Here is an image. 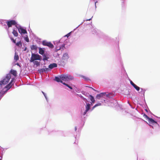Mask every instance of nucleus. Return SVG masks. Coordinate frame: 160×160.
<instances>
[{
  "mask_svg": "<svg viewBox=\"0 0 160 160\" xmlns=\"http://www.w3.org/2000/svg\"><path fill=\"white\" fill-rule=\"evenodd\" d=\"M115 96V94L113 93H110L108 94H106V97L109 98H112Z\"/></svg>",
  "mask_w": 160,
  "mask_h": 160,
  "instance_id": "aec40b11",
  "label": "nucleus"
},
{
  "mask_svg": "<svg viewBox=\"0 0 160 160\" xmlns=\"http://www.w3.org/2000/svg\"><path fill=\"white\" fill-rule=\"evenodd\" d=\"M90 107L91 104L89 103H87L85 106V110L82 114L83 116H84L89 111L91 112L92 109H91Z\"/></svg>",
  "mask_w": 160,
  "mask_h": 160,
  "instance_id": "0eeeda50",
  "label": "nucleus"
},
{
  "mask_svg": "<svg viewBox=\"0 0 160 160\" xmlns=\"http://www.w3.org/2000/svg\"><path fill=\"white\" fill-rule=\"evenodd\" d=\"M16 44L17 46L19 47L22 46V44L21 41H19L16 43Z\"/></svg>",
  "mask_w": 160,
  "mask_h": 160,
  "instance_id": "c756f323",
  "label": "nucleus"
},
{
  "mask_svg": "<svg viewBox=\"0 0 160 160\" xmlns=\"http://www.w3.org/2000/svg\"><path fill=\"white\" fill-rule=\"evenodd\" d=\"M15 80L14 78H12L10 82L8 84L6 85L5 87V88H7V90L6 91H1L0 92V97L1 98L3 97L4 95L7 92L9 89L12 87V86L14 84L15 82Z\"/></svg>",
  "mask_w": 160,
  "mask_h": 160,
  "instance_id": "f257e3e1",
  "label": "nucleus"
},
{
  "mask_svg": "<svg viewBox=\"0 0 160 160\" xmlns=\"http://www.w3.org/2000/svg\"><path fill=\"white\" fill-rule=\"evenodd\" d=\"M143 116L147 120L149 118L147 115L145 114H144Z\"/></svg>",
  "mask_w": 160,
  "mask_h": 160,
  "instance_id": "58836bf2",
  "label": "nucleus"
},
{
  "mask_svg": "<svg viewBox=\"0 0 160 160\" xmlns=\"http://www.w3.org/2000/svg\"><path fill=\"white\" fill-rule=\"evenodd\" d=\"M79 76L80 77L83 78L85 81H88L90 80V79L89 78L86 77L85 76L81 75H79Z\"/></svg>",
  "mask_w": 160,
  "mask_h": 160,
  "instance_id": "412c9836",
  "label": "nucleus"
},
{
  "mask_svg": "<svg viewBox=\"0 0 160 160\" xmlns=\"http://www.w3.org/2000/svg\"><path fill=\"white\" fill-rule=\"evenodd\" d=\"M33 63L34 65H36L37 66H38L40 64V62H38V61H34L33 62Z\"/></svg>",
  "mask_w": 160,
  "mask_h": 160,
  "instance_id": "c85d7f7f",
  "label": "nucleus"
},
{
  "mask_svg": "<svg viewBox=\"0 0 160 160\" xmlns=\"http://www.w3.org/2000/svg\"><path fill=\"white\" fill-rule=\"evenodd\" d=\"M57 67V64L56 63H52L50 64L48 66V68L50 69H52L54 68Z\"/></svg>",
  "mask_w": 160,
  "mask_h": 160,
  "instance_id": "f3484780",
  "label": "nucleus"
},
{
  "mask_svg": "<svg viewBox=\"0 0 160 160\" xmlns=\"http://www.w3.org/2000/svg\"><path fill=\"white\" fill-rule=\"evenodd\" d=\"M91 19H92V18H91L89 19H87L86 20L87 21H90V20H91Z\"/></svg>",
  "mask_w": 160,
  "mask_h": 160,
  "instance_id": "09e8293b",
  "label": "nucleus"
},
{
  "mask_svg": "<svg viewBox=\"0 0 160 160\" xmlns=\"http://www.w3.org/2000/svg\"><path fill=\"white\" fill-rule=\"evenodd\" d=\"M27 50V48L26 47H25L24 49V51H26V50Z\"/></svg>",
  "mask_w": 160,
  "mask_h": 160,
  "instance_id": "c03bdc74",
  "label": "nucleus"
},
{
  "mask_svg": "<svg viewBox=\"0 0 160 160\" xmlns=\"http://www.w3.org/2000/svg\"><path fill=\"white\" fill-rule=\"evenodd\" d=\"M93 103H92V102H91V103L90 104H91V106H92L93 104Z\"/></svg>",
  "mask_w": 160,
  "mask_h": 160,
  "instance_id": "de8ad7c7",
  "label": "nucleus"
},
{
  "mask_svg": "<svg viewBox=\"0 0 160 160\" xmlns=\"http://www.w3.org/2000/svg\"><path fill=\"white\" fill-rule=\"evenodd\" d=\"M66 86L67 87H68L69 88L71 89H72V87H71V86H70V85H69L68 84H66Z\"/></svg>",
  "mask_w": 160,
  "mask_h": 160,
  "instance_id": "ea45409f",
  "label": "nucleus"
},
{
  "mask_svg": "<svg viewBox=\"0 0 160 160\" xmlns=\"http://www.w3.org/2000/svg\"><path fill=\"white\" fill-rule=\"evenodd\" d=\"M39 49V53L41 55H42L45 53V49L44 48H41L38 47Z\"/></svg>",
  "mask_w": 160,
  "mask_h": 160,
  "instance_id": "4468645a",
  "label": "nucleus"
},
{
  "mask_svg": "<svg viewBox=\"0 0 160 160\" xmlns=\"http://www.w3.org/2000/svg\"><path fill=\"white\" fill-rule=\"evenodd\" d=\"M11 76L10 73L7 74L6 77L4 78L2 80L0 81V85L1 87L2 85H4L7 84L11 78Z\"/></svg>",
  "mask_w": 160,
  "mask_h": 160,
  "instance_id": "f03ea898",
  "label": "nucleus"
},
{
  "mask_svg": "<svg viewBox=\"0 0 160 160\" xmlns=\"http://www.w3.org/2000/svg\"><path fill=\"white\" fill-rule=\"evenodd\" d=\"M141 90H142V93L141 94H143V96H144V94L145 93V92L146 91V89H145L141 88Z\"/></svg>",
  "mask_w": 160,
  "mask_h": 160,
  "instance_id": "7c9ffc66",
  "label": "nucleus"
},
{
  "mask_svg": "<svg viewBox=\"0 0 160 160\" xmlns=\"http://www.w3.org/2000/svg\"><path fill=\"white\" fill-rule=\"evenodd\" d=\"M42 92L43 93V95H44V97H45L46 100H47V102H48V98L47 97L46 94L45 92H43V91H42Z\"/></svg>",
  "mask_w": 160,
  "mask_h": 160,
  "instance_id": "473e14b6",
  "label": "nucleus"
},
{
  "mask_svg": "<svg viewBox=\"0 0 160 160\" xmlns=\"http://www.w3.org/2000/svg\"><path fill=\"white\" fill-rule=\"evenodd\" d=\"M42 59V57L38 54L32 53L30 62H31L36 60L41 61Z\"/></svg>",
  "mask_w": 160,
  "mask_h": 160,
  "instance_id": "7ed1b4c3",
  "label": "nucleus"
},
{
  "mask_svg": "<svg viewBox=\"0 0 160 160\" xmlns=\"http://www.w3.org/2000/svg\"><path fill=\"white\" fill-rule=\"evenodd\" d=\"M2 155L0 156V160H2Z\"/></svg>",
  "mask_w": 160,
  "mask_h": 160,
  "instance_id": "37998d69",
  "label": "nucleus"
},
{
  "mask_svg": "<svg viewBox=\"0 0 160 160\" xmlns=\"http://www.w3.org/2000/svg\"><path fill=\"white\" fill-rule=\"evenodd\" d=\"M9 73H10L11 75L12 74L14 76H16L17 75V72L16 70L12 69Z\"/></svg>",
  "mask_w": 160,
  "mask_h": 160,
  "instance_id": "4be33fe9",
  "label": "nucleus"
},
{
  "mask_svg": "<svg viewBox=\"0 0 160 160\" xmlns=\"http://www.w3.org/2000/svg\"><path fill=\"white\" fill-rule=\"evenodd\" d=\"M133 88L137 91H139L140 89H141V88L138 86H137L136 85H135L134 87Z\"/></svg>",
  "mask_w": 160,
  "mask_h": 160,
  "instance_id": "cd10ccee",
  "label": "nucleus"
},
{
  "mask_svg": "<svg viewBox=\"0 0 160 160\" xmlns=\"http://www.w3.org/2000/svg\"><path fill=\"white\" fill-rule=\"evenodd\" d=\"M42 55L43 57L42 60L44 61H47L49 58V54L47 52Z\"/></svg>",
  "mask_w": 160,
  "mask_h": 160,
  "instance_id": "9b49d317",
  "label": "nucleus"
},
{
  "mask_svg": "<svg viewBox=\"0 0 160 160\" xmlns=\"http://www.w3.org/2000/svg\"><path fill=\"white\" fill-rule=\"evenodd\" d=\"M88 87L89 88H92V87H89V86H88Z\"/></svg>",
  "mask_w": 160,
  "mask_h": 160,
  "instance_id": "864d4df0",
  "label": "nucleus"
},
{
  "mask_svg": "<svg viewBox=\"0 0 160 160\" xmlns=\"http://www.w3.org/2000/svg\"><path fill=\"white\" fill-rule=\"evenodd\" d=\"M149 125L150 127H151L152 128H153H153H154V126H153L151 125H149Z\"/></svg>",
  "mask_w": 160,
  "mask_h": 160,
  "instance_id": "a18cd8bd",
  "label": "nucleus"
},
{
  "mask_svg": "<svg viewBox=\"0 0 160 160\" xmlns=\"http://www.w3.org/2000/svg\"><path fill=\"white\" fill-rule=\"evenodd\" d=\"M77 127H75V131H76L77 130Z\"/></svg>",
  "mask_w": 160,
  "mask_h": 160,
  "instance_id": "8fccbe9b",
  "label": "nucleus"
},
{
  "mask_svg": "<svg viewBox=\"0 0 160 160\" xmlns=\"http://www.w3.org/2000/svg\"><path fill=\"white\" fill-rule=\"evenodd\" d=\"M17 28L18 29L19 32L21 35L27 33L26 28L22 27L19 24H18Z\"/></svg>",
  "mask_w": 160,
  "mask_h": 160,
  "instance_id": "39448f33",
  "label": "nucleus"
},
{
  "mask_svg": "<svg viewBox=\"0 0 160 160\" xmlns=\"http://www.w3.org/2000/svg\"><path fill=\"white\" fill-rule=\"evenodd\" d=\"M42 44L44 46H48L51 48L54 47V46L50 42H48L45 40L42 41Z\"/></svg>",
  "mask_w": 160,
  "mask_h": 160,
  "instance_id": "1a4fd4ad",
  "label": "nucleus"
},
{
  "mask_svg": "<svg viewBox=\"0 0 160 160\" xmlns=\"http://www.w3.org/2000/svg\"><path fill=\"white\" fill-rule=\"evenodd\" d=\"M139 93H142V90L140 92H139Z\"/></svg>",
  "mask_w": 160,
  "mask_h": 160,
  "instance_id": "4d7b16f0",
  "label": "nucleus"
},
{
  "mask_svg": "<svg viewBox=\"0 0 160 160\" xmlns=\"http://www.w3.org/2000/svg\"><path fill=\"white\" fill-rule=\"evenodd\" d=\"M62 83L63 85H65L66 86V84H67V83H66L65 82H62Z\"/></svg>",
  "mask_w": 160,
  "mask_h": 160,
  "instance_id": "49530a36",
  "label": "nucleus"
},
{
  "mask_svg": "<svg viewBox=\"0 0 160 160\" xmlns=\"http://www.w3.org/2000/svg\"><path fill=\"white\" fill-rule=\"evenodd\" d=\"M79 97L82 99L83 100V99L84 98V97H83L82 95H79Z\"/></svg>",
  "mask_w": 160,
  "mask_h": 160,
  "instance_id": "79ce46f5",
  "label": "nucleus"
},
{
  "mask_svg": "<svg viewBox=\"0 0 160 160\" xmlns=\"http://www.w3.org/2000/svg\"><path fill=\"white\" fill-rule=\"evenodd\" d=\"M7 21L6 20L0 19V24L2 26H5L6 27V29L7 28V26L6 25Z\"/></svg>",
  "mask_w": 160,
  "mask_h": 160,
  "instance_id": "dca6fc26",
  "label": "nucleus"
},
{
  "mask_svg": "<svg viewBox=\"0 0 160 160\" xmlns=\"http://www.w3.org/2000/svg\"><path fill=\"white\" fill-rule=\"evenodd\" d=\"M89 97L90 100L92 102V103H94L95 102V100L94 97L91 95H90Z\"/></svg>",
  "mask_w": 160,
  "mask_h": 160,
  "instance_id": "a878e982",
  "label": "nucleus"
},
{
  "mask_svg": "<svg viewBox=\"0 0 160 160\" xmlns=\"http://www.w3.org/2000/svg\"><path fill=\"white\" fill-rule=\"evenodd\" d=\"M97 2H95V8H96V3Z\"/></svg>",
  "mask_w": 160,
  "mask_h": 160,
  "instance_id": "3c124183",
  "label": "nucleus"
},
{
  "mask_svg": "<svg viewBox=\"0 0 160 160\" xmlns=\"http://www.w3.org/2000/svg\"><path fill=\"white\" fill-rule=\"evenodd\" d=\"M72 32H71L68 33L67 34L63 36L60 40L59 41H58L57 43L58 44L60 43L61 42H62V41L66 37L67 38L68 37L71 35Z\"/></svg>",
  "mask_w": 160,
  "mask_h": 160,
  "instance_id": "ddd939ff",
  "label": "nucleus"
},
{
  "mask_svg": "<svg viewBox=\"0 0 160 160\" xmlns=\"http://www.w3.org/2000/svg\"><path fill=\"white\" fill-rule=\"evenodd\" d=\"M97 30L95 29H93L92 30V32L93 34H95L97 33Z\"/></svg>",
  "mask_w": 160,
  "mask_h": 160,
  "instance_id": "e433bc0d",
  "label": "nucleus"
},
{
  "mask_svg": "<svg viewBox=\"0 0 160 160\" xmlns=\"http://www.w3.org/2000/svg\"><path fill=\"white\" fill-rule=\"evenodd\" d=\"M49 70V69L47 68H45L42 69H41L38 70V71L41 74L44 72H47Z\"/></svg>",
  "mask_w": 160,
  "mask_h": 160,
  "instance_id": "a211bd4d",
  "label": "nucleus"
},
{
  "mask_svg": "<svg viewBox=\"0 0 160 160\" xmlns=\"http://www.w3.org/2000/svg\"><path fill=\"white\" fill-rule=\"evenodd\" d=\"M38 47L36 45H32L31 46V48L32 50H37V48H38Z\"/></svg>",
  "mask_w": 160,
  "mask_h": 160,
  "instance_id": "b1692460",
  "label": "nucleus"
},
{
  "mask_svg": "<svg viewBox=\"0 0 160 160\" xmlns=\"http://www.w3.org/2000/svg\"><path fill=\"white\" fill-rule=\"evenodd\" d=\"M62 78L63 79V81H67L71 80L74 79V77L73 76L69 74H63V76Z\"/></svg>",
  "mask_w": 160,
  "mask_h": 160,
  "instance_id": "423d86ee",
  "label": "nucleus"
},
{
  "mask_svg": "<svg viewBox=\"0 0 160 160\" xmlns=\"http://www.w3.org/2000/svg\"><path fill=\"white\" fill-rule=\"evenodd\" d=\"M113 103H114V105L116 106H117L118 104V102L117 100L115 99H113Z\"/></svg>",
  "mask_w": 160,
  "mask_h": 160,
  "instance_id": "f704fd0d",
  "label": "nucleus"
},
{
  "mask_svg": "<svg viewBox=\"0 0 160 160\" xmlns=\"http://www.w3.org/2000/svg\"><path fill=\"white\" fill-rule=\"evenodd\" d=\"M83 100L85 102V103L86 104L87 103H88V101L87 100V99H86V98H84L83 99Z\"/></svg>",
  "mask_w": 160,
  "mask_h": 160,
  "instance_id": "a19ab883",
  "label": "nucleus"
},
{
  "mask_svg": "<svg viewBox=\"0 0 160 160\" xmlns=\"http://www.w3.org/2000/svg\"><path fill=\"white\" fill-rule=\"evenodd\" d=\"M69 57L68 54L67 53H65L63 54L62 57V59L63 60H67L69 58Z\"/></svg>",
  "mask_w": 160,
  "mask_h": 160,
  "instance_id": "6ab92c4d",
  "label": "nucleus"
},
{
  "mask_svg": "<svg viewBox=\"0 0 160 160\" xmlns=\"http://www.w3.org/2000/svg\"><path fill=\"white\" fill-rule=\"evenodd\" d=\"M19 58L17 54L15 52V54L14 56V60L17 61L19 59Z\"/></svg>",
  "mask_w": 160,
  "mask_h": 160,
  "instance_id": "bb28decb",
  "label": "nucleus"
},
{
  "mask_svg": "<svg viewBox=\"0 0 160 160\" xmlns=\"http://www.w3.org/2000/svg\"><path fill=\"white\" fill-rule=\"evenodd\" d=\"M24 40L27 42H29V38L27 35H26V37H24Z\"/></svg>",
  "mask_w": 160,
  "mask_h": 160,
  "instance_id": "2f4dec72",
  "label": "nucleus"
},
{
  "mask_svg": "<svg viewBox=\"0 0 160 160\" xmlns=\"http://www.w3.org/2000/svg\"><path fill=\"white\" fill-rule=\"evenodd\" d=\"M7 24L8 29V28L11 27L12 26L14 25L17 28L18 25L17 22L14 20H7L6 22Z\"/></svg>",
  "mask_w": 160,
  "mask_h": 160,
  "instance_id": "20e7f679",
  "label": "nucleus"
},
{
  "mask_svg": "<svg viewBox=\"0 0 160 160\" xmlns=\"http://www.w3.org/2000/svg\"><path fill=\"white\" fill-rule=\"evenodd\" d=\"M129 81L133 87L136 84L130 79H129Z\"/></svg>",
  "mask_w": 160,
  "mask_h": 160,
  "instance_id": "72a5a7b5",
  "label": "nucleus"
},
{
  "mask_svg": "<svg viewBox=\"0 0 160 160\" xmlns=\"http://www.w3.org/2000/svg\"><path fill=\"white\" fill-rule=\"evenodd\" d=\"M82 93V94H83V95H84L85 96H86L87 97H88V96L89 97V96L90 95L88 93L86 92H84V93Z\"/></svg>",
  "mask_w": 160,
  "mask_h": 160,
  "instance_id": "c9c22d12",
  "label": "nucleus"
},
{
  "mask_svg": "<svg viewBox=\"0 0 160 160\" xmlns=\"http://www.w3.org/2000/svg\"><path fill=\"white\" fill-rule=\"evenodd\" d=\"M145 110V111H146L147 112H148V111L147 109H146Z\"/></svg>",
  "mask_w": 160,
  "mask_h": 160,
  "instance_id": "6e6d98bb",
  "label": "nucleus"
},
{
  "mask_svg": "<svg viewBox=\"0 0 160 160\" xmlns=\"http://www.w3.org/2000/svg\"><path fill=\"white\" fill-rule=\"evenodd\" d=\"M92 90H94V91H95V90L94 88H92Z\"/></svg>",
  "mask_w": 160,
  "mask_h": 160,
  "instance_id": "5fc2aeb1",
  "label": "nucleus"
},
{
  "mask_svg": "<svg viewBox=\"0 0 160 160\" xmlns=\"http://www.w3.org/2000/svg\"><path fill=\"white\" fill-rule=\"evenodd\" d=\"M149 123L152 124V125H154L155 127H159V124L157 123V122L155 121L152 118H149L148 119Z\"/></svg>",
  "mask_w": 160,
  "mask_h": 160,
  "instance_id": "6e6552de",
  "label": "nucleus"
},
{
  "mask_svg": "<svg viewBox=\"0 0 160 160\" xmlns=\"http://www.w3.org/2000/svg\"><path fill=\"white\" fill-rule=\"evenodd\" d=\"M12 33L13 34L14 36L15 37H17L18 35V33L16 30H15V28L13 29V31Z\"/></svg>",
  "mask_w": 160,
  "mask_h": 160,
  "instance_id": "5701e85b",
  "label": "nucleus"
},
{
  "mask_svg": "<svg viewBox=\"0 0 160 160\" xmlns=\"http://www.w3.org/2000/svg\"><path fill=\"white\" fill-rule=\"evenodd\" d=\"M17 65L18 66H20V65H19V63H17Z\"/></svg>",
  "mask_w": 160,
  "mask_h": 160,
  "instance_id": "603ef678",
  "label": "nucleus"
},
{
  "mask_svg": "<svg viewBox=\"0 0 160 160\" xmlns=\"http://www.w3.org/2000/svg\"><path fill=\"white\" fill-rule=\"evenodd\" d=\"M10 39L13 42V43H16V40L14 39L12 37L10 38Z\"/></svg>",
  "mask_w": 160,
  "mask_h": 160,
  "instance_id": "4c0bfd02",
  "label": "nucleus"
},
{
  "mask_svg": "<svg viewBox=\"0 0 160 160\" xmlns=\"http://www.w3.org/2000/svg\"><path fill=\"white\" fill-rule=\"evenodd\" d=\"M106 92H102L99 94H98L97 95L96 98L99 99L100 98L103 97H106Z\"/></svg>",
  "mask_w": 160,
  "mask_h": 160,
  "instance_id": "2eb2a0df",
  "label": "nucleus"
},
{
  "mask_svg": "<svg viewBox=\"0 0 160 160\" xmlns=\"http://www.w3.org/2000/svg\"><path fill=\"white\" fill-rule=\"evenodd\" d=\"M62 76L63 74H62L58 76L55 77L54 80L58 82H60L61 83H62V80L63 81V78H62Z\"/></svg>",
  "mask_w": 160,
  "mask_h": 160,
  "instance_id": "9d476101",
  "label": "nucleus"
},
{
  "mask_svg": "<svg viewBox=\"0 0 160 160\" xmlns=\"http://www.w3.org/2000/svg\"><path fill=\"white\" fill-rule=\"evenodd\" d=\"M69 41L68 39H66L64 41V43L62 44L59 47L58 49L57 48V50H59L61 49H62L63 50H64V48H65V46L66 44V43L68 42Z\"/></svg>",
  "mask_w": 160,
  "mask_h": 160,
  "instance_id": "f8f14e48",
  "label": "nucleus"
},
{
  "mask_svg": "<svg viewBox=\"0 0 160 160\" xmlns=\"http://www.w3.org/2000/svg\"><path fill=\"white\" fill-rule=\"evenodd\" d=\"M101 103H97L96 104H95L92 108V109H91V111H92L96 107L101 105Z\"/></svg>",
  "mask_w": 160,
  "mask_h": 160,
  "instance_id": "393cba45",
  "label": "nucleus"
}]
</instances>
